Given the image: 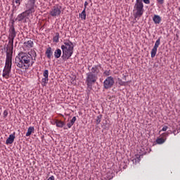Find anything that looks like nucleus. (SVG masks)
<instances>
[{
	"label": "nucleus",
	"mask_w": 180,
	"mask_h": 180,
	"mask_svg": "<svg viewBox=\"0 0 180 180\" xmlns=\"http://www.w3.org/2000/svg\"><path fill=\"white\" fill-rule=\"evenodd\" d=\"M15 37L16 31H15V27H13L8 37V43L6 47V58L2 73V77L5 78V79H9V78H11V72L12 71V54H13V40H15Z\"/></svg>",
	"instance_id": "f257e3e1"
},
{
	"label": "nucleus",
	"mask_w": 180,
	"mask_h": 180,
	"mask_svg": "<svg viewBox=\"0 0 180 180\" xmlns=\"http://www.w3.org/2000/svg\"><path fill=\"white\" fill-rule=\"evenodd\" d=\"M37 53L34 49H31L28 53L20 52L15 57V64L21 70H29L36 63Z\"/></svg>",
	"instance_id": "f03ea898"
},
{
	"label": "nucleus",
	"mask_w": 180,
	"mask_h": 180,
	"mask_svg": "<svg viewBox=\"0 0 180 180\" xmlns=\"http://www.w3.org/2000/svg\"><path fill=\"white\" fill-rule=\"evenodd\" d=\"M61 49L63 56H65L67 60H68L74 53V44L70 40L65 41L64 44L61 46Z\"/></svg>",
	"instance_id": "7ed1b4c3"
},
{
	"label": "nucleus",
	"mask_w": 180,
	"mask_h": 180,
	"mask_svg": "<svg viewBox=\"0 0 180 180\" xmlns=\"http://www.w3.org/2000/svg\"><path fill=\"white\" fill-rule=\"evenodd\" d=\"M133 12L134 19H139L143 16L144 13V4H143L141 0H136Z\"/></svg>",
	"instance_id": "20e7f679"
},
{
	"label": "nucleus",
	"mask_w": 180,
	"mask_h": 180,
	"mask_svg": "<svg viewBox=\"0 0 180 180\" xmlns=\"http://www.w3.org/2000/svg\"><path fill=\"white\" fill-rule=\"evenodd\" d=\"M96 81H98V75L89 72L86 73V83L88 88L91 89L92 85H94Z\"/></svg>",
	"instance_id": "39448f33"
},
{
	"label": "nucleus",
	"mask_w": 180,
	"mask_h": 180,
	"mask_svg": "<svg viewBox=\"0 0 180 180\" xmlns=\"http://www.w3.org/2000/svg\"><path fill=\"white\" fill-rule=\"evenodd\" d=\"M35 10L33 8H28L27 11L22 12V13L19 14L17 17L18 22H22L23 19L27 18L29 15H32V13H34Z\"/></svg>",
	"instance_id": "423d86ee"
},
{
	"label": "nucleus",
	"mask_w": 180,
	"mask_h": 180,
	"mask_svg": "<svg viewBox=\"0 0 180 180\" xmlns=\"http://www.w3.org/2000/svg\"><path fill=\"white\" fill-rule=\"evenodd\" d=\"M115 85V79L112 76H108L103 82L105 89H110Z\"/></svg>",
	"instance_id": "0eeeda50"
},
{
	"label": "nucleus",
	"mask_w": 180,
	"mask_h": 180,
	"mask_svg": "<svg viewBox=\"0 0 180 180\" xmlns=\"http://www.w3.org/2000/svg\"><path fill=\"white\" fill-rule=\"evenodd\" d=\"M61 6L56 5L51 8L49 13L51 16H53V18H57V16H60V15H61Z\"/></svg>",
	"instance_id": "6e6552de"
},
{
	"label": "nucleus",
	"mask_w": 180,
	"mask_h": 180,
	"mask_svg": "<svg viewBox=\"0 0 180 180\" xmlns=\"http://www.w3.org/2000/svg\"><path fill=\"white\" fill-rule=\"evenodd\" d=\"M160 44H161V39L158 38V39L155 41V45L151 51L152 58H154V57H155L158 47H160Z\"/></svg>",
	"instance_id": "1a4fd4ad"
},
{
	"label": "nucleus",
	"mask_w": 180,
	"mask_h": 180,
	"mask_svg": "<svg viewBox=\"0 0 180 180\" xmlns=\"http://www.w3.org/2000/svg\"><path fill=\"white\" fill-rule=\"evenodd\" d=\"M169 134L168 132H165L160 135V138H158L156 139L157 144H164L165 141H167V137Z\"/></svg>",
	"instance_id": "9d476101"
},
{
	"label": "nucleus",
	"mask_w": 180,
	"mask_h": 180,
	"mask_svg": "<svg viewBox=\"0 0 180 180\" xmlns=\"http://www.w3.org/2000/svg\"><path fill=\"white\" fill-rule=\"evenodd\" d=\"M99 68H101V65H94L89 73H92L98 76V74L100 72Z\"/></svg>",
	"instance_id": "9b49d317"
},
{
	"label": "nucleus",
	"mask_w": 180,
	"mask_h": 180,
	"mask_svg": "<svg viewBox=\"0 0 180 180\" xmlns=\"http://www.w3.org/2000/svg\"><path fill=\"white\" fill-rule=\"evenodd\" d=\"M15 132H13V134H10L8 138L6 141V144L7 146H9V144H13V142L15 141Z\"/></svg>",
	"instance_id": "f8f14e48"
},
{
	"label": "nucleus",
	"mask_w": 180,
	"mask_h": 180,
	"mask_svg": "<svg viewBox=\"0 0 180 180\" xmlns=\"http://www.w3.org/2000/svg\"><path fill=\"white\" fill-rule=\"evenodd\" d=\"M43 77H44V78L42 79V82H44V84H47V82H49V70H45L44 71Z\"/></svg>",
	"instance_id": "ddd939ff"
},
{
	"label": "nucleus",
	"mask_w": 180,
	"mask_h": 180,
	"mask_svg": "<svg viewBox=\"0 0 180 180\" xmlns=\"http://www.w3.org/2000/svg\"><path fill=\"white\" fill-rule=\"evenodd\" d=\"M45 54L49 60H51V58L53 57V51H51V47L47 48Z\"/></svg>",
	"instance_id": "4468645a"
},
{
	"label": "nucleus",
	"mask_w": 180,
	"mask_h": 180,
	"mask_svg": "<svg viewBox=\"0 0 180 180\" xmlns=\"http://www.w3.org/2000/svg\"><path fill=\"white\" fill-rule=\"evenodd\" d=\"M34 4H36V0H28L27 8L28 9H34Z\"/></svg>",
	"instance_id": "2eb2a0df"
},
{
	"label": "nucleus",
	"mask_w": 180,
	"mask_h": 180,
	"mask_svg": "<svg viewBox=\"0 0 180 180\" xmlns=\"http://www.w3.org/2000/svg\"><path fill=\"white\" fill-rule=\"evenodd\" d=\"M153 20L155 25H160L161 23L162 18L158 15H155L153 18Z\"/></svg>",
	"instance_id": "dca6fc26"
},
{
	"label": "nucleus",
	"mask_w": 180,
	"mask_h": 180,
	"mask_svg": "<svg viewBox=\"0 0 180 180\" xmlns=\"http://www.w3.org/2000/svg\"><path fill=\"white\" fill-rule=\"evenodd\" d=\"M55 124L56 125V127H60V129H63V127L65 126V122L58 120H56Z\"/></svg>",
	"instance_id": "f3484780"
},
{
	"label": "nucleus",
	"mask_w": 180,
	"mask_h": 180,
	"mask_svg": "<svg viewBox=\"0 0 180 180\" xmlns=\"http://www.w3.org/2000/svg\"><path fill=\"white\" fill-rule=\"evenodd\" d=\"M34 44V43H33V41H32V40H29L24 43V45L25 46V47H27V49H32V47H33Z\"/></svg>",
	"instance_id": "a211bd4d"
},
{
	"label": "nucleus",
	"mask_w": 180,
	"mask_h": 180,
	"mask_svg": "<svg viewBox=\"0 0 180 180\" xmlns=\"http://www.w3.org/2000/svg\"><path fill=\"white\" fill-rule=\"evenodd\" d=\"M34 131V127H30L26 133V137H29Z\"/></svg>",
	"instance_id": "6ab92c4d"
},
{
	"label": "nucleus",
	"mask_w": 180,
	"mask_h": 180,
	"mask_svg": "<svg viewBox=\"0 0 180 180\" xmlns=\"http://www.w3.org/2000/svg\"><path fill=\"white\" fill-rule=\"evenodd\" d=\"M55 58H60L61 57V49H58L54 52Z\"/></svg>",
	"instance_id": "aec40b11"
},
{
	"label": "nucleus",
	"mask_w": 180,
	"mask_h": 180,
	"mask_svg": "<svg viewBox=\"0 0 180 180\" xmlns=\"http://www.w3.org/2000/svg\"><path fill=\"white\" fill-rule=\"evenodd\" d=\"M53 41L55 43H58L59 40H60V34L58 32H56L55 34V36L53 37Z\"/></svg>",
	"instance_id": "412c9836"
},
{
	"label": "nucleus",
	"mask_w": 180,
	"mask_h": 180,
	"mask_svg": "<svg viewBox=\"0 0 180 180\" xmlns=\"http://www.w3.org/2000/svg\"><path fill=\"white\" fill-rule=\"evenodd\" d=\"M80 18H81V19H83L84 20H85V19H86V13L85 12V8L81 13Z\"/></svg>",
	"instance_id": "4be33fe9"
},
{
	"label": "nucleus",
	"mask_w": 180,
	"mask_h": 180,
	"mask_svg": "<svg viewBox=\"0 0 180 180\" xmlns=\"http://www.w3.org/2000/svg\"><path fill=\"white\" fill-rule=\"evenodd\" d=\"M103 75H105V77H109V75H112V71L110 70H105L103 72Z\"/></svg>",
	"instance_id": "5701e85b"
},
{
	"label": "nucleus",
	"mask_w": 180,
	"mask_h": 180,
	"mask_svg": "<svg viewBox=\"0 0 180 180\" xmlns=\"http://www.w3.org/2000/svg\"><path fill=\"white\" fill-rule=\"evenodd\" d=\"M101 120H102V115L97 116V117H96V124H100Z\"/></svg>",
	"instance_id": "b1692460"
},
{
	"label": "nucleus",
	"mask_w": 180,
	"mask_h": 180,
	"mask_svg": "<svg viewBox=\"0 0 180 180\" xmlns=\"http://www.w3.org/2000/svg\"><path fill=\"white\" fill-rule=\"evenodd\" d=\"M133 161H135V162H139V161H141L140 155H136Z\"/></svg>",
	"instance_id": "393cba45"
},
{
	"label": "nucleus",
	"mask_w": 180,
	"mask_h": 180,
	"mask_svg": "<svg viewBox=\"0 0 180 180\" xmlns=\"http://www.w3.org/2000/svg\"><path fill=\"white\" fill-rule=\"evenodd\" d=\"M118 84L122 86H126V82H123L122 79H118Z\"/></svg>",
	"instance_id": "a878e982"
},
{
	"label": "nucleus",
	"mask_w": 180,
	"mask_h": 180,
	"mask_svg": "<svg viewBox=\"0 0 180 180\" xmlns=\"http://www.w3.org/2000/svg\"><path fill=\"white\" fill-rule=\"evenodd\" d=\"M76 121H77V117H73L72 119L70 120V123L72 124H74V123H75Z\"/></svg>",
	"instance_id": "bb28decb"
},
{
	"label": "nucleus",
	"mask_w": 180,
	"mask_h": 180,
	"mask_svg": "<svg viewBox=\"0 0 180 180\" xmlns=\"http://www.w3.org/2000/svg\"><path fill=\"white\" fill-rule=\"evenodd\" d=\"M167 130H168V127L167 126H164L162 129L161 131H160V133H161V131H167Z\"/></svg>",
	"instance_id": "cd10ccee"
},
{
	"label": "nucleus",
	"mask_w": 180,
	"mask_h": 180,
	"mask_svg": "<svg viewBox=\"0 0 180 180\" xmlns=\"http://www.w3.org/2000/svg\"><path fill=\"white\" fill-rule=\"evenodd\" d=\"M143 1L146 5L150 4V0H141V2H143Z\"/></svg>",
	"instance_id": "c85d7f7f"
},
{
	"label": "nucleus",
	"mask_w": 180,
	"mask_h": 180,
	"mask_svg": "<svg viewBox=\"0 0 180 180\" xmlns=\"http://www.w3.org/2000/svg\"><path fill=\"white\" fill-rule=\"evenodd\" d=\"M3 115L4 117H6L8 116V110H5L3 112Z\"/></svg>",
	"instance_id": "c756f323"
},
{
	"label": "nucleus",
	"mask_w": 180,
	"mask_h": 180,
	"mask_svg": "<svg viewBox=\"0 0 180 180\" xmlns=\"http://www.w3.org/2000/svg\"><path fill=\"white\" fill-rule=\"evenodd\" d=\"M67 126H68V129H71V127H72V126H73V124H72L71 122H68L67 124Z\"/></svg>",
	"instance_id": "7c9ffc66"
},
{
	"label": "nucleus",
	"mask_w": 180,
	"mask_h": 180,
	"mask_svg": "<svg viewBox=\"0 0 180 180\" xmlns=\"http://www.w3.org/2000/svg\"><path fill=\"white\" fill-rule=\"evenodd\" d=\"M158 4H160V5H162V4H164V0H157Z\"/></svg>",
	"instance_id": "2f4dec72"
},
{
	"label": "nucleus",
	"mask_w": 180,
	"mask_h": 180,
	"mask_svg": "<svg viewBox=\"0 0 180 180\" xmlns=\"http://www.w3.org/2000/svg\"><path fill=\"white\" fill-rule=\"evenodd\" d=\"M22 0H15V4H18V6L19 5H20V2H21Z\"/></svg>",
	"instance_id": "473e14b6"
},
{
	"label": "nucleus",
	"mask_w": 180,
	"mask_h": 180,
	"mask_svg": "<svg viewBox=\"0 0 180 180\" xmlns=\"http://www.w3.org/2000/svg\"><path fill=\"white\" fill-rule=\"evenodd\" d=\"M86 6H88V1L84 2V9H86Z\"/></svg>",
	"instance_id": "72a5a7b5"
},
{
	"label": "nucleus",
	"mask_w": 180,
	"mask_h": 180,
	"mask_svg": "<svg viewBox=\"0 0 180 180\" xmlns=\"http://www.w3.org/2000/svg\"><path fill=\"white\" fill-rule=\"evenodd\" d=\"M176 131H175V130L173 131V134H174V136H176Z\"/></svg>",
	"instance_id": "f704fd0d"
},
{
	"label": "nucleus",
	"mask_w": 180,
	"mask_h": 180,
	"mask_svg": "<svg viewBox=\"0 0 180 180\" xmlns=\"http://www.w3.org/2000/svg\"><path fill=\"white\" fill-rule=\"evenodd\" d=\"M63 129H64V130H67V127H64Z\"/></svg>",
	"instance_id": "c9c22d12"
}]
</instances>
